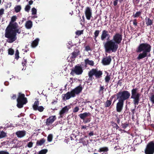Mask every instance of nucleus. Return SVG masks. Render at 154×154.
I'll return each mask as SVG.
<instances>
[{
  "mask_svg": "<svg viewBox=\"0 0 154 154\" xmlns=\"http://www.w3.org/2000/svg\"><path fill=\"white\" fill-rule=\"evenodd\" d=\"M18 24L15 22L14 24L8 25L5 30V37L8 38L7 42L9 43H12L17 39V33L20 34L21 31Z\"/></svg>",
  "mask_w": 154,
  "mask_h": 154,
  "instance_id": "obj_1",
  "label": "nucleus"
},
{
  "mask_svg": "<svg viewBox=\"0 0 154 154\" xmlns=\"http://www.w3.org/2000/svg\"><path fill=\"white\" fill-rule=\"evenodd\" d=\"M151 46L150 45L146 43H142L139 44L137 48L136 51L137 53H142L139 54L137 57V59L140 60L146 57H150V54L149 53L151 50Z\"/></svg>",
  "mask_w": 154,
  "mask_h": 154,
  "instance_id": "obj_2",
  "label": "nucleus"
},
{
  "mask_svg": "<svg viewBox=\"0 0 154 154\" xmlns=\"http://www.w3.org/2000/svg\"><path fill=\"white\" fill-rule=\"evenodd\" d=\"M82 89L83 88L80 84L70 91H68L66 94H63L62 99L63 100H66L69 99L71 97H75L76 94H79L82 92Z\"/></svg>",
  "mask_w": 154,
  "mask_h": 154,
  "instance_id": "obj_3",
  "label": "nucleus"
},
{
  "mask_svg": "<svg viewBox=\"0 0 154 154\" xmlns=\"http://www.w3.org/2000/svg\"><path fill=\"white\" fill-rule=\"evenodd\" d=\"M104 47L105 52L107 53L116 52L118 48L119 45L112 40L107 41L104 44Z\"/></svg>",
  "mask_w": 154,
  "mask_h": 154,
  "instance_id": "obj_4",
  "label": "nucleus"
},
{
  "mask_svg": "<svg viewBox=\"0 0 154 154\" xmlns=\"http://www.w3.org/2000/svg\"><path fill=\"white\" fill-rule=\"evenodd\" d=\"M103 74L102 71L99 70L97 68L92 69L89 71L88 73V78L87 80L88 82L92 81L94 79H100L102 77Z\"/></svg>",
  "mask_w": 154,
  "mask_h": 154,
  "instance_id": "obj_5",
  "label": "nucleus"
},
{
  "mask_svg": "<svg viewBox=\"0 0 154 154\" xmlns=\"http://www.w3.org/2000/svg\"><path fill=\"white\" fill-rule=\"evenodd\" d=\"M17 100V106L19 108H22L23 105L27 102V98L25 97V94L21 92L18 93Z\"/></svg>",
  "mask_w": 154,
  "mask_h": 154,
  "instance_id": "obj_6",
  "label": "nucleus"
},
{
  "mask_svg": "<svg viewBox=\"0 0 154 154\" xmlns=\"http://www.w3.org/2000/svg\"><path fill=\"white\" fill-rule=\"evenodd\" d=\"M116 95L117 99H119L124 101L129 98L131 94L128 91L124 90L119 92L117 93Z\"/></svg>",
  "mask_w": 154,
  "mask_h": 154,
  "instance_id": "obj_7",
  "label": "nucleus"
},
{
  "mask_svg": "<svg viewBox=\"0 0 154 154\" xmlns=\"http://www.w3.org/2000/svg\"><path fill=\"white\" fill-rule=\"evenodd\" d=\"M83 72L82 68L81 65L79 64L76 65L72 69L70 74L73 76L74 74L77 75H80L82 74Z\"/></svg>",
  "mask_w": 154,
  "mask_h": 154,
  "instance_id": "obj_8",
  "label": "nucleus"
},
{
  "mask_svg": "<svg viewBox=\"0 0 154 154\" xmlns=\"http://www.w3.org/2000/svg\"><path fill=\"white\" fill-rule=\"evenodd\" d=\"M145 154H153L154 153V142H149L147 145L145 149Z\"/></svg>",
  "mask_w": 154,
  "mask_h": 154,
  "instance_id": "obj_9",
  "label": "nucleus"
},
{
  "mask_svg": "<svg viewBox=\"0 0 154 154\" xmlns=\"http://www.w3.org/2000/svg\"><path fill=\"white\" fill-rule=\"evenodd\" d=\"M111 40L119 45L122 40V35L121 33H116L113 35Z\"/></svg>",
  "mask_w": 154,
  "mask_h": 154,
  "instance_id": "obj_10",
  "label": "nucleus"
},
{
  "mask_svg": "<svg viewBox=\"0 0 154 154\" xmlns=\"http://www.w3.org/2000/svg\"><path fill=\"white\" fill-rule=\"evenodd\" d=\"M118 99V102L116 104V110L117 112H120L122 110L124 104V101L119 99Z\"/></svg>",
  "mask_w": 154,
  "mask_h": 154,
  "instance_id": "obj_11",
  "label": "nucleus"
},
{
  "mask_svg": "<svg viewBox=\"0 0 154 154\" xmlns=\"http://www.w3.org/2000/svg\"><path fill=\"white\" fill-rule=\"evenodd\" d=\"M85 14L86 19L88 20H90L92 14V11L90 7H86L85 11Z\"/></svg>",
  "mask_w": 154,
  "mask_h": 154,
  "instance_id": "obj_12",
  "label": "nucleus"
},
{
  "mask_svg": "<svg viewBox=\"0 0 154 154\" xmlns=\"http://www.w3.org/2000/svg\"><path fill=\"white\" fill-rule=\"evenodd\" d=\"M57 118L55 116H50L46 119L45 122L46 125L47 126H50L56 119Z\"/></svg>",
  "mask_w": 154,
  "mask_h": 154,
  "instance_id": "obj_13",
  "label": "nucleus"
},
{
  "mask_svg": "<svg viewBox=\"0 0 154 154\" xmlns=\"http://www.w3.org/2000/svg\"><path fill=\"white\" fill-rule=\"evenodd\" d=\"M111 60V56L109 55L103 58L102 60V63L104 65H108L110 63Z\"/></svg>",
  "mask_w": 154,
  "mask_h": 154,
  "instance_id": "obj_14",
  "label": "nucleus"
},
{
  "mask_svg": "<svg viewBox=\"0 0 154 154\" xmlns=\"http://www.w3.org/2000/svg\"><path fill=\"white\" fill-rule=\"evenodd\" d=\"M70 108L69 106H66L60 111L59 114L60 115V118H63L64 114L68 113L69 109Z\"/></svg>",
  "mask_w": 154,
  "mask_h": 154,
  "instance_id": "obj_15",
  "label": "nucleus"
},
{
  "mask_svg": "<svg viewBox=\"0 0 154 154\" xmlns=\"http://www.w3.org/2000/svg\"><path fill=\"white\" fill-rule=\"evenodd\" d=\"M131 97H140L141 94L138 92V88H133L131 91Z\"/></svg>",
  "mask_w": 154,
  "mask_h": 154,
  "instance_id": "obj_16",
  "label": "nucleus"
},
{
  "mask_svg": "<svg viewBox=\"0 0 154 154\" xmlns=\"http://www.w3.org/2000/svg\"><path fill=\"white\" fill-rule=\"evenodd\" d=\"M109 35L107 30H104L102 31L100 36L101 39L102 41L104 40L106 37H108V38H109Z\"/></svg>",
  "mask_w": 154,
  "mask_h": 154,
  "instance_id": "obj_17",
  "label": "nucleus"
},
{
  "mask_svg": "<svg viewBox=\"0 0 154 154\" xmlns=\"http://www.w3.org/2000/svg\"><path fill=\"white\" fill-rule=\"evenodd\" d=\"M80 54V51L79 49L76 48L71 54V56L70 57L72 60H74V59Z\"/></svg>",
  "mask_w": 154,
  "mask_h": 154,
  "instance_id": "obj_18",
  "label": "nucleus"
},
{
  "mask_svg": "<svg viewBox=\"0 0 154 154\" xmlns=\"http://www.w3.org/2000/svg\"><path fill=\"white\" fill-rule=\"evenodd\" d=\"M91 116V114L89 112H85L83 113H81L79 115L80 118L83 120L85 119L86 117L90 116Z\"/></svg>",
  "mask_w": 154,
  "mask_h": 154,
  "instance_id": "obj_19",
  "label": "nucleus"
},
{
  "mask_svg": "<svg viewBox=\"0 0 154 154\" xmlns=\"http://www.w3.org/2000/svg\"><path fill=\"white\" fill-rule=\"evenodd\" d=\"M140 97H131V99H133V102L134 105L135 106V108L136 105H138L140 101Z\"/></svg>",
  "mask_w": 154,
  "mask_h": 154,
  "instance_id": "obj_20",
  "label": "nucleus"
},
{
  "mask_svg": "<svg viewBox=\"0 0 154 154\" xmlns=\"http://www.w3.org/2000/svg\"><path fill=\"white\" fill-rule=\"evenodd\" d=\"M16 134L18 137L22 138L26 135V132L24 131H17Z\"/></svg>",
  "mask_w": 154,
  "mask_h": 154,
  "instance_id": "obj_21",
  "label": "nucleus"
},
{
  "mask_svg": "<svg viewBox=\"0 0 154 154\" xmlns=\"http://www.w3.org/2000/svg\"><path fill=\"white\" fill-rule=\"evenodd\" d=\"M25 26L26 29H30L32 26V22L30 20L27 21L25 23Z\"/></svg>",
  "mask_w": 154,
  "mask_h": 154,
  "instance_id": "obj_22",
  "label": "nucleus"
},
{
  "mask_svg": "<svg viewBox=\"0 0 154 154\" xmlns=\"http://www.w3.org/2000/svg\"><path fill=\"white\" fill-rule=\"evenodd\" d=\"M85 63L86 65H89L91 66H93L94 64V62L92 60H89L87 58L85 60Z\"/></svg>",
  "mask_w": 154,
  "mask_h": 154,
  "instance_id": "obj_23",
  "label": "nucleus"
},
{
  "mask_svg": "<svg viewBox=\"0 0 154 154\" xmlns=\"http://www.w3.org/2000/svg\"><path fill=\"white\" fill-rule=\"evenodd\" d=\"M39 101L36 100L35 101L34 103V104L33 105L32 107L34 110L35 111L37 110L38 108V107L39 105Z\"/></svg>",
  "mask_w": 154,
  "mask_h": 154,
  "instance_id": "obj_24",
  "label": "nucleus"
},
{
  "mask_svg": "<svg viewBox=\"0 0 154 154\" xmlns=\"http://www.w3.org/2000/svg\"><path fill=\"white\" fill-rule=\"evenodd\" d=\"M145 20L146 21V24L147 26H151L152 25L153 20H152L149 18L147 17L146 18Z\"/></svg>",
  "mask_w": 154,
  "mask_h": 154,
  "instance_id": "obj_25",
  "label": "nucleus"
},
{
  "mask_svg": "<svg viewBox=\"0 0 154 154\" xmlns=\"http://www.w3.org/2000/svg\"><path fill=\"white\" fill-rule=\"evenodd\" d=\"M45 140L44 138H42L40 140H38L36 143L37 146H41L45 142Z\"/></svg>",
  "mask_w": 154,
  "mask_h": 154,
  "instance_id": "obj_26",
  "label": "nucleus"
},
{
  "mask_svg": "<svg viewBox=\"0 0 154 154\" xmlns=\"http://www.w3.org/2000/svg\"><path fill=\"white\" fill-rule=\"evenodd\" d=\"M38 41L39 39L38 38H36L33 41L31 44L32 47L33 48L36 47L38 45Z\"/></svg>",
  "mask_w": 154,
  "mask_h": 154,
  "instance_id": "obj_27",
  "label": "nucleus"
},
{
  "mask_svg": "<svg viewBox=\"0 0 154 154\" xmlns=\"http://www.w3.org/2000/svg\"><path fill=\"white\" fill-rule=\"evenodd\" d=\"M141 13L142 11H138L135 14H134V13H133L132 17L134 18L139 17L141 15Z\"/></svg>",
  "mask_w": 154,
  "mask_h": 154,
  "instance_id": "obj_28",
  "label": "nucleus"
},
{
  "mask_svg": "<svg viewBox=\"0 0 154 154\" xmlns=\"http://www.w3.org/2000/svg\"><path fill=\"white\" fill-rule=\"evenodd\" d=\"M100 32V30H96L95 31V32H94V39L97 42V40H96L97 38V37L98 36L99 34V33Z\"/></svg>",
  "mask_w": 154,
  "mask_h": 154,
  "instance_id": "obj_29",
  "label": "nucleus"
},
{
  "mask_svg": "<svg viewBox=\"0 0 154 154\" xmlns=\"http://www.w3.org/2000/svg\"><path fill=\"white\" fill-rule=\"evenodd\" d=\"M108 150L109 149L107 147H104L100 148L98 150V151L100 152H106L108 151Z\"/></svg>",
  "mask_w": 154,
  "mask_h": 154,
  "instance_id": "obj_30",
  "label": "nucleus"
},
{
  "mask_svg": "<svg viewBox=\"0 0 154 154\" xmlns=\"http://www.w3.org/2000/svg\"><path fill=\"white\" fill-rule=\"evenodd\" d=\"M112 104V101L109 100H107L104 103L105 107H109Z\"/></svg>",
  "mask_w": 154,
  "mask_h": 154,
  "instance_id": "obj_31",
  "label": "nucleus"
},
{
  "mask_svg": "<svg viewBox=\"0 0 154 154\" xmlns=\"http://www.w3.org/2000/svg\"><path fill=\"white\" fill-rule=\"evenodd\" d=\"M7 136L6 133L3 131H0V139L5 137Z\"/></svg>",
  "mask_w": 154,
  "mask_h": 154,
  "instance_id": "obj_32",
  "label": "nucleus"
},
{
  "mask_svg": "<svg viewBox=\"0 0 154 154\" xmlns=\"http://www.w3.org/2000/svg\"><path fill=\"white\" fill-rule=\"evenodd\" d=\"M21 9V6L20 5H17L16 6L15 8V11L16 13L19 12Z\"/></svg>",
  "mask_w": 154,
  "mask_h": 154,
  "instance_id": "obj_33",
  "label": "nucleus"
},
{
  "mask_svg": "<svg viewBox=\"0 0 154 154\" xmlns=\"http://www.w3.org/2000/svg\"><path fill=\"white\" fill-rule=\"evenodd\" d=\"M17 19V17L16 16H12L11 18V21L10 22L8 25H10L11 24H14V23H13Z\"/></svg>",
  "mask_w": 154,
  "mask_h": 154,
  "instance_id": "obj_34",
  "label": "nucleus"
},
{
  "mask_svg": "<svg viewBox=\"0 0 154 154\" xmlns=\"http://www.w3.org/2000/svg\"><path fill=\"white\" fill-rule=\"evenodd\" d=\"M19 53L18 50H17L15 54V58L17 60H18L19 57Z\"/></svg>",
  "mask_w": 154,
  "mask_h": 154,
  "instance_id": "obj_35",
  "label": "nucleus"
},
{
  "mask_svg": "<svg viewBox=\"0 0 154 154\" xmlns=\"http://www.w3.org/2000/svg\"><path fill=\"white\" fill-rule=\"evenodd\" d=\"M47 149H42L38 152V154H45L47 152Z\"/></svg>",
  "mask_w": 154,
  "mask_h": 154,
  "instance_id": "obj_36",
  "label": "nucleus"
},
{
  "mask_svg": "<svg viewBox=\"0 0 154 154\" xmlns=\"http://www.w3.org/2000/svg\"><path fill=\"white\" fill-rule=\"evenodd\" d=\"M110 79V75H108V74L106 76L105 78V82L107 83H108Z\"/></svg>",
  "mask_w": 154,
  "mask_h": 154,
  "instance_id": "obj_37",
  "label": "nucleus"
},
{
  "mask_svg": "<svg viewBox=\"0 0 154 154\" xmlns=\"http://www.w3.org/2000/svg\"><path fill=\"white\" fill-rule=\"evenodd\" d=\"M14 51L13 49L10 48L8 49V54L11 55L14 54Z\"/></svg>",
  "mask_w": 154,
  "mask_h": 154,
  "instance_id": "obj_38",
  "label": "nucleus"
},
{
  "mask_svg": "<svg viewBox=\"0 0 154 154\" xmlns=\"http://www.w3.org/2000/svg\"><path fill=\"white\" fill-rule=\"evenodd\" d=\"M83 30H78L75 32V34L76 35L79 36L81 34H83Z\"/></svg>",
  "mask_w": 154,
  "mask_h": 154,
  "instance_id": "obj_39",
  "label": "nucleus"
},
{
  "mask_svg": "<svg viewBox=\"0 0 154 154\" xmlns=\"http://www.w3.org/2000/svg\"><path fill=\"white\" fill-rule=\"evenodd\" d=\"M53 136L51 134H49L47 137V140L48 142H51L53 139Z\"/></svg>",
  "mask_w": 154,
  "mask_h": 154,
  "instance_id": "obj_40",
  "label": "nucleus"
},
{
  "mask_svg": "<svg viewBox=\"0 0 154 154\" xmlns=\"http://www.w3.org/2000/svg\"><path fill=\"white\" fill-rule=\"evenodd\" d=\"M31 11L32 15H34L36 14L37 10L35 8H32Z\"/></svg>",
  "mask_w": 154,
  "mask_h": 154,
  "instance_id": "obj_41",
  "label": "nucleus"
},
{
  "mask_svg": "<svg viewBox=\"0 0 154 154\" xmlns=\"http://www.w3.org/2000/svg\"><path fill=\"white\" fill-rule=\"evenodd\" d=\"M104 89V86H101L100 85V89L99 91V93H101L102 94H103V90Z\"/></svg>",
  "mask_w": 154,
  "mask_h": 154,
  "instance_id": "obj_42",
  "label": "nucleus"
},
{
  "mask_svg": "<svg viewBox=\"0 0 154 154\" xmlns=\"http://www.w3.org/2000/svg\"><path fill=\"white\" fill-rule=\"evenodd\" d=\"M150 100L152 104H154V94H152L150 97Z\"/></svg>",
  "mask_w": 154,
  "mask_h": 154,
  "instance_id": "obj_43",
  "label": "nucleus"
},
{
  "mask_svg": "<svg viewBox=\"0 0 154 154\" xmlns=\"http://www.w3.org/2000/svg\"><path fill=\"white\" fill-rule=\"evenodd\" d=\"M30 8L31 7L29 5H26L25 8V11L28 12L30 10Z\"/></svg>",
  "mask_w": 154,
  "mask_h": 154,
  "instance_id": "obj_44",
  "label": "nucleus"
},
{
  "mask_svg": "<svg viewBox=\"0 0 154 154\" xmlns=\"http://www.w3.org/2000/svg\"><path fill=\"white\" fill-rule=\"evenodd\" d=\"M122 128L124 129L126 128L128 125L129 124L128 123H122L121 125Z\"/></svg>",
  "mask_w": 154,
  "mask_h": 154,
  "instance_id": "obj_45",
  "label": "nucleus"
},
{
  "mask_svg": "<svg viewBox=\"0 0 154 154\" xmlns=\"http://www.w3.org/2000/svg\"><path fill=\"white\" fill-rule=\"evenodd\" d=\"M44 108L42 106H39L37 110H38L39 112H41L43 111Z\"/></svg>",
  "mask_w": 154,
  "mask_h": 154,
  "instance_id": "obj_46",
  "label": "nucleus"
},
{
  "mask_svg": "<svg viewBox=\"0 0 154 154\" xmlns=\"http://www.w3.org/2000/svg\"><path fill=\"white\" fill-rule=\"evenodd\" d=\"M83 120L84 123H86L88 122H90L91 120V119L90 118H87Z\"/></svg>",
  "mask_w": 154,
  "mask_h": 154,
  "instance_id": "obj_47",
  "label": "nucleus"
},
{
  "mask_svg": "<svg viewBox=\"0 0 154 154\" xmlns=\"http://www.w3.org/2000/svg\"><path fill=\"white\" fill-rule=\"evenodd\" d=\"M85 50L87 51H92L89 45H87L85 47Z\"/></svg>",
  "mask_w": 154,
  "mask_h": 154,
  "instance_id": "obj_48",
  "label": "nucleus"
},
{
  "mask_svg": "<svg viewBox=\"0 0 154 154\" xmlns=\"http://www.w3.org/2000/svg\"><path fill=\"white\" fill-rule=\"evenodd\" d=\"M23 61L22 62V65L23 66H26L27 63L26 59H25L24 58H23Z\"/></svg>",
  "mask_w": 154,
  "mask_h": 154,
  "instance_id": "obj_49",
  "label": "nucleus"
},
{
  "mask_svg": "<svg viewBox=\"0 0 154 154\" xmlns=\"http://www.w3.org/2000/svg\"><path fill=\"white\" fill-rule=\"evenodd\" d=\"M79 110V108L78 106L75 107L74 109L73 110V112H76L78 111Z\"/></svg>",
  "mask_w": 154,
  "mask_h": 154,
  "instance_id": "obj_50",
  "label": "nucleus"
},
{
  "mask_svg": "<svg viewBox=\"0 0 154 154\" xmlns=\"http://www.w3.org/2000/svg\"><path fill=\"white\" fill-rule=\"evenodd\" d=\"M33 143L32 142H29L27 144V146L29 148H31L32 147Z\"/></svg>",
  "mask_w": 154,
  "mask_h": 154,
  "instance_id": "obj_51",
  "label": "nucleus"
},
{
  "mask_svg": "<svg viewBox=\"0 0 154 154\" xmlns=\"http://www.w3.org/2000/svg\"><path fill=\"white\" fill-rule=\"evenodd\" d=\"M0 154H9V153L8 152L2 150L0 151Z\"/></svg>",
  "mask_w": 154,
  "mask_h": 154,
  "instance_id": "obj_52",
  "label": "nucleus"
},
{
  "mask_svg": "<svg viewBox=\"0 0 154 154\" xmlns=\"http://www.w3.org/2000/svg\"><path fill=\"white\" fill-rule=\"evenodd\" d=\"M133 24L135 26H137V20L136 19H134L133 20Z\"/></svg>",
  "mask_w": 154,
  "mask_h": 154,
  "instance_id": "obj_53",
  "label": "nucleus"
},
{
  "mask_svg": "<svg viewBox=\"0 0 154 154\" xmlns=\"http://www.w3.org/2000/svg\"><path fill=\"white\" fill-rule=\"evenodd\" d=\"M4 10L2 8L0 9V17H2V15L4 14Z\"/></svg>",
  "mask_w": 154,
  "mask_h": 154,
  "instance_id": "obj_54",
  "label": "nucleus"
},
{
  "mask_svg": "<svg viewBox=\"0 0 154 154\" xmlns=\"http://www.w3.org/2000/svg\"><path fill=\"white\" fill-rule=\"evenodd\" d=\"M111 123L112 124V126L114 128L115 127L116 125H117V124L115 122H113V121H112L111 122Z\"/></svg>",
  "mask_w": 154,
  "mask_h": 154,
  "instance_id": "obj_55",
  "label": "nucleus"
},
{
  "mask_svg": "<svg viewBox=\"0 0 154 154\" xmlns=\"http://www.w3.org/2000/svg\"><path fill=\"white\" fill-rule=\"evenodd\" d=\"M118 0H115L113 1V5L114 6H116L117 5Z\"/></svg>",
  "mask_w": 154,
  "mask_h": 154,
  "instance_id": "obj_56",
  "label": "nucleus"
},
{
  "mask_svg": "<svg viewBox=\"0 0 154 154\" xmlns=\"http://www.w3.org/2000/svg\"><path fill=\"white\" fill-rule=\"evenodd\" d=\"M16 98V95L15 94H12V96H11V99L13 100H15Z\"/></svg>",
  "mask_w": 154,
  "mask_h": 154,
  "instance_id": "obj_57",
  "label": "nucleus"
},
{
  "mask_svg": "<svg viewBox=\"0 0 154 154\" xmlns=\"http://www.w3.org/2000/svg\"><path fill=\"white\" fill-rule=\"evenodd\" d=\"M88 126H86V125H82L81 126V129H85L87 128V127H88Z\"/></svg>",
  "mask_w": 154,
  "mask_h": 154,
  "instance_id": "obj_58",
  "label": "nucleus"
},
{
  "mask_svg": "<svg viewBox=\"0 0 154 154\" xmlns=\"http://www.w3.org/2000/svg\"><path fill=\"white\" fill-rule=\"evenodd\" d=\"M33 1L32 0H31L29 2V4H28V5L30 6V5H32L33 4Z\"/></svg>",
  "mask_w": 154,
  "mask_h": 154,
  "instance_id": "obj_59",
  "label": "nucleus"
},
{
  "mask_svg": "<svg viewBox=\"0 0 154 154\" xmlns=\"http://www.w3.org/2000/svg\"><path fill=\"white\" fill-rule=\"evenodd\" d=\"M34 116H35V115L32 114H31L30 115V117L31 118H32V119H35V118H34Z\"/></svg>",
  "mask_w": 154,
  "mask_h": 154,
  "instance_id": "obj_60",
  "label": "nucleus"
},
{
  "mask_svg": "<svg viewBox=\"0 0 154 154\" xmlns=\"http://www.w3.org/2000/svg\"><path fill=\"white\" fill-rule=\"evenodd\" d=\"M94 134V133H93V131L91 132L89 134V135L90 136H92Z\"/></svg>",
  "mask_w": 154,
  "mask_h": 154,
  "instance_id": "obj_61",
  "label": "nucleus"
},
{
  "mask_svg": "<svg viewBox=\"0 0 154 154\" xmlns=\"http://www.w3.org/2000/svg\"><path fill=\"white\" fill-rule=\"evenodd\" d=\"M131 111L132 112V113L133 114V115H134V113H135V109H131Z\"/></svg>",
  "mask_w": 154,
  "mask_h": 154,
  "instance_id": "obj_62",
  "label": "nucleus"
},
{
  "mask_svg": "<svg viewBox=\"0 0 154 154\" xmlns=\"http://www.w3.org/2000/svg\"><path fill=\"white\" fill-rule=\"evenodd\" d=\"M118 84L120 86H121L122 85V82H121V80H120L119 81V82L118 83Z\"/></svg>",
  "mask_w": 154,
  "mask_h": 154,
  "instance_id": "obj_63",
  "label": "nucleus"
},
{
  "mask_svg": "<svg viewBox=\"0 0 154 154\" xmlns=\"http://www.w3.org/2000/svg\"><path fill=\"white\" fill-rule=\"evenodd\" d=\"M117 123H118V124H119L120 122V120L119 118H118L117 117Z\"/></svg>",
  "mask_w": 154,
  "mask_h": 154,
  "instance_id": "obj_64",
  "label": "nucleus"
}]
</instances>
